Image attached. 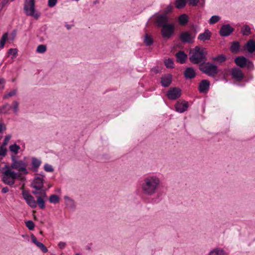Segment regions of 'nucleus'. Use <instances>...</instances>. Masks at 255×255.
Instances as JSON below:
<instances>
[{"instance_id":"f257e3e1","label":"nucleus","mask_w":255,"mask_h":255,"mask_svg":"<svg viewBox=\"0 0 255 255\" xmlns=\"http://www.w3.org/2000/svg\"><path fill=\"white\" fill-rule=\"evenodd\" d=\"M173 6L169 4L167 6L164 11V13L157 15L154 19V23L157 28H161V34L163 38L169 39L174 32V24L169 22V17L167 14L171 12Z\"/></svg>"},{"instance_id":"f03ea898","label":"nucleus","mask_w":255,"mask_h":255,"mask_svg":"<svg viewBox=\"0 0 255 255\" xmlns=\"http://www.w3.org/2000/svg\"><path fill=\"white\" fill-rule=\"evenodd\" d=\"M161 180L156 175H148L144 177L141 184V190L143 195L151 196L160 189Z\"/></svg>"},{"instance_id":"7ed1b4c3","label":"nucleus","mask_w":255,"mask_h":255,"mask_svg":"<svg viewBox=\"0 0 255 255\" xmlns=\"http://www.w3.org/2000/svg\"><path fill=\"white\" fill-rule=\"evenodd\" d=\"M189 60L194 64H202L207 61V51L205 48L196 46L189 51Z\"/></svg>"},{"instance_id":"20e7f679","label":"nucleus","mask_w":255,"mask_h":255,"mask_svg":"<svg viewBox=\"0 0 255 255\" xmlns=\"http://www.w3.org/2000/svg\"><path fill=\"white\" fill-rule=\"evenodd\" d=\"M5 170L3 172L2 181L4 183L9 186H12L17 177H19L20 175L17 173L12 171L8 165L4 167Z\"/></svg>"},{"instance_id":"39448f33","label":"nucleus","mask_w":255,"mask_h":255,"mask_svg":"<svg viewBox=\"0 0 255 255\" xmlns=\"http://www.w3.org/2000/svg\"><path fill=\"white\" fill-rule=\"evenodd\" d=\"M23 10L26 15L35 19H38L40 16V13L36 11L34 0H24Z\"/></svg>"},{"instance_id":"423d86ee","label":"nucleus","mask_w":255,"mask_h":255,"mask_svg":"<svg viewBox=\"0 0 255 255\" xmlns=\"http://www.w3.org/2000/svg\"><path fill=\"white\" fill-rule=\"evenodd\" d=\"M199 70L208 76L215 78L218 73L217 66L210 62H205L199 66Z\"/></svg>"},{"instance_id":"0eeeda50","label":"nucleus","mask_w":255,"mask_h":255,"mask_svg":"<svg viewBox=\"0 0 255 255\" xmlns=\"http://www.w3.org/2000/svg\"><path fill=\"white\" fill-rule=\"evenodd\" d=\"M11 160L12 163L10 164V166H9L10 168L17 170L24 174H28V171L26 169V163L21 160H17L14 156H12Z\"/></svg>"},{"instance_id":"6e6552de","label":"nucleus","mask_w":255,"mask_h":255,"mask_svg":"<svg viewBox=\"0 0 255 255\" xmlns=\"http://www.w3.org/2000/svg\"><path fill=\"white\" fill-rule=\"evenodd\" d=\"M181 91L177 87L171 88L167 93L168 98L171 100H175L181 96Z\"/></svg>"},{"instance_id":"1a4fd4ad","label":"nucleus","mask_w":255,"mask_h":255,"mask_svg":"<svg viewBox=\"0 0 255 255\" xmlns=\"http://www.w3.org/2000/svg\"><path fill=\"white\" fill-rule=\"evenodd\" d=\"M234 31V28L230 24H224L221 27L219 34L221 36L227 37L230 35Z\"/></svg>"},{"instance_id":"9d476101","label":"nucleus","mask_w":255,"mask_h":255,"mask_svg":"<svg viewBox=\"0 0 255 255\" xmlns=\"http://www.w3.org/2000/svg\"><path fill=\"white\" fill-rule=\"evenodd\" d=\"M43 184V178L39 177H36L33 179L31 186L35 189L34 191H39L44 188Z\"/></svg>"},{"instance_id":"9b49d317","label":"nucleus","mask_w":255,"mask_h":255,"mask_svg":"<svg viewBox=\"0 0 255 255\" xmlns=\"http://www.w3.org/2000/svg\"><path fill=\"white\" fill-rule=\"evenodd\" d=\"M22 196L26 202V203L31 208L36 207V202L33 197L28 193H25L24 191L22 192Z\"/></svg>"},{"instance_id":"f8f14e48","label":"nucleus","mask_w":255,"mask_h":255,"mask_svg":"<svg viewBox=\"0 0 255 255\" xmlns=\"http://www.w3.org/2000/svg\"><path fill=\"white\" fill-rule=\"evenodd\" d=\"M175 108L177 112L183 113L188 109V103L185 101H178L175 105Z\"/></svg>"},{"instance_id":"ddd939ff","label":"nucleus","mask_w":255,"mask_h":255,"mask_svg":"<svg viewBox=\"0 0 255 255\" xmlns=\"http://www.w3.org/2000/svg\"><path fill=\"white\" fill-rule=\"evenodd\" d=\"M210 83L208 80H202L199 85L198 90L200 92L206 93L209 89Z\"/></svg>"},{"instance_id":"4468645a","label":"nucleus","mask_w":255,"mask_h":255,"mask_svg":"<svg viewBox=\"0 0 255 255\" xmlns=\"http://www.w3.org/2000/svg\"><path fill=\"white\" fill-rule=\"evenodd\" d=\"M172 81V76L171 74L164 75L161 77V84L162 87H168Z\"/></svg>"},{"instance_id":"2eb2a0df","label":"nucleus","mask_w":255,"mask_h":255,"mask_svg":"<svg viewBox=\"0 0 255 255\" xmlns=\"http://www.w3.org/2000/svg\"><path fill=\"white\" fill-rule=\"evenodd\" d=\"M231 74L233 77L237 81H241L243 78L242 71L237 68H234L231 70Z\"/></svg>"},{"instance_id":"dca6fc26","label":"nucleus","mask_w":255,"mask_h":255,"mask_svg":"<svg viewBox=\"0 0 255 255\" xmlns=\"http://www.w3.org/2000/svg\"><path fill=\"white\" fill-rule=\"evenodd\" d=\"M194 37L189 31H184L180 35V38L184 43L190 42Z\"/></svg>"},{"instance_id":"f3484780","label":"nucleus","mask_w":255,"mask_h":255,"mask_svg":"<svg viewBox=\"0 0 255 255\" xmlns=\"http://www.w3.org/2000/svg\"><path fill=\"white\" fill-rule=\"evenodd\" d=\"M184 75L186 79H191L195 77L196 73L193 68L187 67L184 72Z\"/></svg>"},{"instance_id":"a211bd4d","label":"nucleus","mask_w":255,"mask_h":255,"mask_svg":"<svg viewBox=\"0 0 255 255\" xmlns=\"http://www.w3.org/2000/svg\"><path fill=\"white\" fill-rule=\"evenodd\" d=\"M176 57L177 61L181 64H183L185 62L187 59V55L184 51H180L176 53Z\"/></svg>"},{"instance_id":"6ab92c4d","label":"nucleus","mask_w":255,"mask_h":255,"mask_svg":"<svg viewBox=\"0 0 255 255\" xmlns=\"http://www.w3.org/2000/svg\"><path fill=\"white\" fill-rule=\"evenodd\" d=\"M248 59L244 56H238L235 59V62L237 66L243 68L247 65Z\"/></svg>"},{"instance_id":"aec40b11","label":"nucleus","mask_w":255,"mask_h":255,"mask_svg":"<svg viewBox=\"0 0 255 255\" xmlns=\"http://www.w3.org/2000/svg\"><path fill=\"white\" fill-rule=\"evenodd\" d=\"M211 37V33L208 29H206L203 33H200L198 38L201 41L209 40Z\"/></svg>"},{"instance_id":"412c9836","label":"nucleus","mask_w":255,"mask_h":255,"mask_svg":"<svg viewBox=\"0 0 255 255\" xmlns=\"http://www.w3.org/2000/svg\"><path fill=\"white\" fill-rule=\"evenodd\" d=\"M31 164L32 170L33 171H37L41 164V161L36 157H32L31 159Z\"/></svg>"},{"instance_id":"4be33fe9","label":"nucleus","mask_w":255,"mask_h":255,"mask_svg":"<svg viewBox=\"0 0 255 255\" xmlns=\"http://www.w3.org/2000/svg\"><path fill=\"white\" fill-rule=\"evenodd\" d=\"M208 255H226L223 249L219 248H216L212 250L208 254Z\"/></svg>"},{"instance_id":"5701e85b","label":"nucleus","mask_w":255,"mask_h":255,"mask_svg":"<svg viewBox=\"0 0 255 255\" xmlns=\"http://www.w3.org/2000/svg\"><path fill=\"white\" fill-rule=\"evenodd\" d=\"M246 47L248 51L250 53H253L255 51V42L253 40H250L246 43Z\"/></svg>"},{"instance_id":"b1692460","label":"nucleus","mask_w":255,"mask_h":255,"mask_svg":"<svg viewBox=\"0 0 255 255\" xmlns=\"http://www.w3.org/2000/svg\"><path fill=\"white\" fill-rule=\"evenodd\" d=\"M240 43L238 41H234L231 46V50L233 53H237L240 49Z\"/></svg>"},{"instance_id":"393cba45","label":"nucleus","mask_w":255,"mask_h":255,"mask_svg":"<svg viewBox=\"0 0 255 255\" xmlns=\"http://www.w3.org/2000/svg\"><path fill=\"white\" fill-rule=\"evenodd\" d=\"M179 23L181 25H185L188 21V16L185 14H182L178 18Z\"/></svg>"},{"instance_id":"a878e982","label":"nucleus","mask_w":255,"mask_h":255,"mask_svg":"<svg viewBox=\"0 0 255 255\" xmlns=\"http://www.w3.org/2000/svg\"><path fill=\"white\" fill-rule=\"evenodd\" d=\"M186 2V0H176L175 2V7L178 9L182 8L185 6Z\"/></svg>"},{"instance_id":"bb28decb","label":"nucleus","mask_w":255,"mask_h":255,"mask_svg":"<svg viewBox=\"0 0 255 255\" xmlns=\"http://www.w3.org/2000/svg\"><path fill=\"white\" fill-rule=\"evenodd\" d=\"M143 41L146 46H150L153 42L152 37L147 34H145Z\"/></svg>"},{"instance_id":"cd10ccee","label":"nucleus","mask_w":255,"mask_h":255,"mask_svg":"<svg viewBox=\"0 0 255 255\" xmlns=\"http://www.w3.org/2000/svg\"><path fill=\"white\" fill-rule=\"evenodd\" d=\"M36 205L38 204L40 209H44L45 207V201L44 199L42 197L39 196L37 197V200L36 201Z\"/></svg>"},{"instance_id":"c85d7f7f","label":"nucleus","mask_w":255,"mask_h":255,"mask_svg":"<svg viewBox=\"0 0 255 255\" xmlns=\"http://www.w3.org/2000/svg\"><path fill=\"white\" fill-rule=\"evenodd\" d=\"M212 59L214 61H218L220 63H222L226 60V57L225 55L221 54L213 57Z\"/></svg>"},{"instance_id":"c756f323","label":"nucleus","mask_w":255,"mask_h":255,"mask_svg":"<svg viewBox=\"0 0 255 255\" xmlns=\"http://www.w3.org/2000/svg\"><path fill=\"white\" fill-rule=\"evenodd\" d=\"M46 191V190L43 188V189H42V190H41L39 191H33L32 192V193L34 195L40 194L41 195L40 197H42V198L43 199V198H47Z\"/></svg>"},{"instance_id":"7c9ffc66","label":"nucleus","mask_w":255,"mask_h":255,"mask_svg":"<svg viewBox=\"0 0 255 255\" xmlns=\"http://www.w3.org/2000/svg\"><path fill=\"white\" fill-rule=\"evenodd\" d=\"M242 33L243 35H249L251 33V28L247 25H244L242 28Z\"/></svg>"},{"instance_id":"2f4dec72","label":"nucleus","mask_w":255,"mask_h":255,"mask_svg":"<svg viewBox=\"0 0 255 255\" xmlns=\"http://www.w3.org/2000/svg\"><path fill=\"white\" fill-rule=\"evenodd\" d=\"M20 149V146L16 143L11 145L9 146V150L14 154H17Z\"/></svg>"},{"instance_id":"473e14b6","label":"nucleus","mask_w":255,"mask_h":255,"mask_svg":"<svg viewBox=\"0 0 255 255\" xmlns=\"http://www.w3.org/2000/svg\"><path fill=\"white\" fill-rule=\"evenodd\" d=\"M7 33H5L3 34L1 40L0 41V48L2 49L4 47L5 41L7 40Z\"/></svg>"},{"instance_id":"72a5a7b5","label":"nucleus","mask_w":255,"mask_h":255,"mask_svg":"<svg viewBox=\"0 0 255 255\" xmlns=\"http://www.w3.org/2000/svg\"><path fill=\"white\" fill-rule=\"evenodd\" d=\"M49 202L51 203L56 204L59 202V198L56 195L53 194L49 197Z\"/></svg>"},{"instance_id":"f704fd0d","label":"nucleus","mask_w":255,"mask_h":255,"mask_svg":"<svg viewBox=\"0 0 255 255\" xmlns=\"http://www.w3.org/2000/svg\"><path fill=\"white\" fill-rule=\"evenodd\" d=\"M164 64L166 68H172L174 67V63L172 59H168L164 60Z\"/></svg>"},{"instance_id":"c9c22d12","label":"nucleus","mask_w":255,"mask_h":255,"mask_svg":"<svg viewBox=\"0 0 255 255\" xmlns=\"http://www.w3.org/2000/svg\"><path fill=\"white\" fill-rule=\"evenodd\" d=\"M19 104L17 101H13L11 106V108L12 109L13 112L16 114L19 110Z\"/></svg>"},{"instance_id":"e433bc0d","label":"nucleus","mask_w":255,"mask_h":255,"mask_svg":"<svg viewBox=\"0 0 255 255\" xmlns=\"http://www.w3.org/2000/svg\"><path fill=\"white\" fill-rule=\"evenodd\" d=\"M220 19V17L218 15H213L209 19V23L211 24H214L217 23Z\"/></svg>"},{"instance_id":"4c0bfd02","label":"nucleus","mask_w":255,"mask_h":255,"mask_svg":"<svg viewBox=\"0 0 255 255\" xmlns=\"http://www.w3.org/2000/svg\"><path fill=\"white\" fill-rule=\"evenodd\" d=\"M46 50V46L45 45L41 44L37 46L36 51L38 53H43Z\"/></svg>"},{"instance_id":"58836bf2","label":"nucleus","mask_w":255,"mask_h":255,"mask_svg":"<svg viewBox=\"0 0 255 255\" xmlns=\"http://www.w3.org/2000/svg\"><path fill=\"white\" fill-rule=\"evenodd\" d=\"M26 226L28 228L29 230H33L34 228V224L33 221L29 220L25 222Z\"/></svg>"},{"instance_id":"ea45409f","label":"nucleus","mask_w":255,"mask_h":255,"mask_svg":"<svg viewBox=\"0 0 255 255\" xmlns=\"http://www.w3.org/2000/svg\"><path fill=\"white\" fill-rule=\"evenodd\" d=\"M162 68L159 66H155L151 69V73L152 74H156L161 72Z\"/></svg>"},{"instance_id":"a19ab883","label":"nucleus","mask_w":255,"mask_h":255,"mask_svg":"<svg viewBox=\"0 0 255 255\" xmlns=\"http://www.w3.org/2000/svg\"><path fill=\"white\" fill-rule=\"evenodd\" d=\"M9 105L8 104H6L3 105L1 108L0 109V112L3 114H6L8 112L9 109L8 108Z\"/></svg>"},{"instance_id":"79ce46f5","label":"nucleus","mask_w":255,"mask_h":255,"mask_svg":"<svg viewBox=\"0 0 255 255\" xmlns=\"http://www.w3.org/2000/svg\"><path fill=\"white\" fill-rule=\"evenodd\" d=\"M36 246L38 247L44 253L48 252V249L42 243L39 242L36 245Z\"/></svg>"},{"instance_id":"37998d69","label":"nucleus","mask_w":255,"mask_h":255,"mask_svg":"<svg viewBox=\"0 0 255 255\" xmlns=\"http://www.w3.org/2000/svg\"><path fill=\"white\" fill-rule=\"evenodd\" d=\"M16 34V30L14 29L12 31L9 38L7 37V40L10 42H12L15 38Z\"/></svg>"},{"instance_id":"c03bdc74","label":"nucleus","mask_w":255,"mask_h":255,"mask_svg":"<svg viewBox=\"0 0 255 255\" xmlns=\"http://www.w3.org/2000/svg\"><path fill=\"white\" fill-rule=\"evenodd\" d=\"M7 152V149L4 146L1 145L0 146V156L4 157Z\"/></svg>"},{"instance_id":"a18cd8bd","label":"nucleus","mask_w":255,"mask_h":255,"mask_svg":"<svg viewBox=\"0 0 255 255\" xmlns=\"http://www.w3.org/2000/svg\"><path fill=\"white\" fill-rule=\"evenodd\" d=\"M188 4L190 6H196L199 2V0H187Z\"/></svg>"},{"instance_id":"49530a36","label":"nucleus","mask_w":255,"mask_h":255,"mask_svg":"<svg viewBox=\"0 0 255 255\" xmlns=\"http://www.w3.org/2000/svg\"><path fill=\"white\" fill-rule=\"evenodd\" d=\"M44 169L47 172H53L54 171L53 167L48 164H45L44 165Z\"/></svg>"},{"instance_id":"de8ad7c7","label":"nucleus","mask_w":255,"mask_h":255,"mask_svg":"<svg viewBox=\"0 0 255 255\" xmlns=\"http://www.w3.org/2000/svg\"><path fill=\"white\" fill-rule=\"evenodd\" d=\"M17 90L16 89H14L12 90L11 92H9L7 94L5 95L3 97L4 98H7L9 97H12L15 96L16 94Z\"/></svg>"},{"instance_id":"09e8293b","label":"nucleus","mask_w":255,"mask_h":255,"mask_svg":"<svg viewBox=\"0 0 255 255\" xmlns=\"http://www.w3.org/2000/svg\"><path fill=\"white\" fill-rule=\"evenodd\" d=\"M247 68L249 70H253L254 68V65L252 61L247 60V65H246Z\"/></svg>"},{"instance_id":"8fccbe9b","label":"nucleus","mask_w":255,"mask_h":255,"mask_svg":"<svg viewBox=\"0 0 255 255\" xmlns=\"http://www.w3.org/2000/svg\"><path fill=\"white\" fill-rule=\"evenodd\" d=\"M11 137V136L10 134H8L7 135L5 136L1 145H2L3 146H6L8 144L9 140L10 139Z\"/></svg>"},{"instance_id":"3c124183","label":"nucleus","mask_w":255,"mask_h":255,"mask_svg":"<svg viewBox=\"0 0 255 255\" xmlns=\"http://www.w3.org/2000/svg\"><path fill=\"white\" fill-rule=\"evenodd\" d=\"M8 53L12 55L15 58L17 53V50L16 49L11 48L8 50Z\"/></svg>"},{"instance_id":"603ef678","label":"nucleus","mask_w":255,"mask_h":255,"mask_svg":"<svg viewBox=\"0 0 255 255\" xmlns=\"http://www.w3.org/2000/svg\"><path fill=\"white\" fill-rule=\"evenodd\" d=\"M57 2V0H48V6L50 7L54 6Z\"/></svg>"},{"instance_id":"864d4df0","label":"nucleus","mask_w":255,"mask_h":255,"mask_svg":"<svg viewBox=\"0 0 255 255\" xmlns=\"http://www.w3.org/2000/svg\"><path fill=\"white\" fill-rule=\"evenodd\" d=\"M9 0H2L0 3V8H1V9L6 5L8 2Z\"/></svg>"},{"instance_id":"5fc2aeb1","label":"nucleus","mask_w":255,"mask_h":255,"mask_svg":"<svg viewBox=\"0 0 255 255\" xmlns=\"http://www.w3.org/2000/svg\"><path fill=\"white\" fill-rule=\"evenodd\" d=\"M5 83V80L3 78H0V89H4Z\"/></svg>"},{"instance_id":"6e6d98bb","label":"nucleus","mask_w":255,"mask_h":255,"mask_svg":"<svg viewBox=\"0 0 255 255\" xmlns=\"http://www.w3.org/2000/svg\"><path fill=\"white\" fill-rule=\"evenodd\" d=\"M66 243L63 242H59L58 245L59 248L61 249H63L65 248V247H66Z\"/></svg>"},{"instance_id":"4d7b16f0","label":"nucleus","mask_w":255,"mask_h":255,"mask_svg":"<svg viewBox=\"0 0 255 255\" xmlns=\"http://www.w3.org/2000/svg\"><path fill=\"white\" fill-rule=\"evenodd\" d=\"M65 199H67L68 200V201L69 202V203L71 205V208H73L74 207V201L70 199V198H69L67 196H65L64 197Z\"/></svg>"},{"instance_id":"13d9d810","label":"nucleus","mask_w":255,"mask_h":255,"mask_svg":"<svg viewBox=\"0 0 255 255\" xmlns=\"http://www.w3.org/2000/svg\"><path fill=\"white\" fill-rule=\"evenodd\" d=\"M31 240L32 242L36 245L39 243V242L37 241L36 237L33 235H31Z\"/></svg>"},{"instance_id":"bf43d9fd","label":"nucleus","mask_w":255,"mask_h":255,"mask_svg":"<svg viewBox=\"0 0 255 255\" xmlns=\"http://www.w3.org/2000/svg\"><path fill=\"white\" fill-rule=\"evenodd\" d=\"M8 191H9V189L8 188V187H4L2 188V189L1 190V192L2 193H6L8 192Z\"/></svg>"},{"instance_id":"052dcab7","label":"nucleus","mask_w":255,"mask_h":255,"mask_svg":"<svg viewBox=\"0 0 255 255\" xmlns=\"http://www.w3.org/2000/svg\"><path fill=\"white\" fill-rule=\"evenodd\" d=\"M5 129V128L4 127L2 124L0 123V132H1L3 130Z\"/></svg>"},{"instance_id":"680f3d73","label":"nucleus","mask_w":255,"mask_h":255,"mask_svg":"<svg viewBox=\"0 0 255 255\" xmlns=\"http://www.w3.org/2000/svg\"><path fill=\"white\" fill-rule=\"evenodd\" d=\"M66 27H67V29H69L70 28V25H66Z\"/></svg>"},{"instance_id":"e2e57ef3","label":"nucleus","mask_w":255,"mask_h":255,"mask_svg":"<svg viewBox=\"0 0 255 255\" xmlns=\"http://www.w3.org/2000/svg\"><path fill=\"white\" fill-rule=\"evenodd\" d=\"M15 81V78L12 79V82H14Z\"/></svg>"},{"instance_id":"0e129e2a","label":"nucleus","mask_w":255,"mask_h":255,"mask_svg":"<svg viewBox=\"0 0 255 255\" xmlns=\"http://www.w3.org/2000/svg\"><path fill=\"white\" fill-rule=\"evenodd\" d=\"M51 187V185L49 184V185H48V188H50Z\"/></svg>"},{"instance_id":"69168bd1","label":"nucleus","mask_w":255,"mask_h":255,"mask_svg":"<svg viewBox=\"0 0 255 255\" xmlns=\"http://www.w3.org/2000/svg\"><path fill=\"white\" fill-rule=\"evenodd\" d=\"M75 255H81L78 253V254H76Z\"/></svg>"},{"instance_id":"338daca9","label":"nucleus","mask_w":255,"mask_h":255,"mask_svg":"<svg viewBox=\"0 0 255 255\" xmlns=\"http://www.w3.org/2000/svg\"><path fill=\"white\" fill-rule=\"evenodd\" d=\"M9 1H14V0H9Z\"/></svg>"},{"instance_id":"774afa93","label":"nucleus","mask_w":255,"mask_h":255,"mask_svg":"<svg viewBox=\"0 0 255 255\" xmlns=\"http://www.w3.org/2000/svg\"><path fill=\"white\" fill-rule=\"evenodd\" d=\"M1 139V137H0V139Z\"/></svg>"}]
</instances>
